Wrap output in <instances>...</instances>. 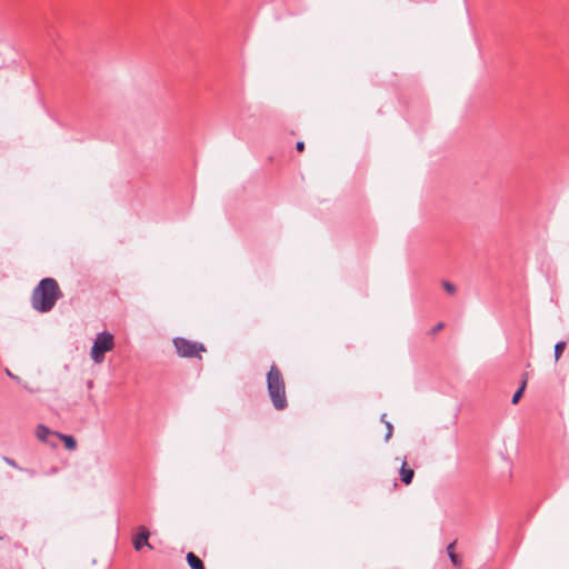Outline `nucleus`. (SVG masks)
Segmentation results:
<instances>
[{"label": "nucleus", "instance_id": "obj_12", "mask_svg": "<svg viewBox=\"0 0 569 569\" xmlns=\"http://www.w3.org/2000/svg\"><path fill=\"white\" fill-rule=\"evenodd\" d=\"M565 348H566V342L565 341H559V342L556 343V346H555V359H556V361L559 360V358H560L561 353L563 352Z\"/></svg>", "mask_w": 569, "mask_h": 569}, {"label": "nucleus", "instance_id": "obj_3", "mask_svg": "<svg viewBox=\"0 0 569 569\" xmlns=\"http://www.w3.org/2000/svg\"><path fill=\"white\" fill-rule=\"evenodd\" d=\"M113 347V335L107 331L99 332L93 341L90 356L96 363H101L104 360V353L111 351Z\"/></svg>", "mask_w": 569, "mask_h": 569}, {"label": "nucleus", "instance_id": "obj_13", "mask_svg": "<svg viewBox=\"0 0 569 569\" xmlns=\"http://www.w3.org/2000/svg\"><path fill=\"white\" fill-rule=\"evenodd\" d=\"M442 287L443 289L450 293V295H453L456 292V287L453 283L449 282V281H443L442 282Z\"/></svg>", "mask_w": 569, "mask_h": 569}, {"label": "nucleus", "instance_id": "obj_14", "mask_svg": "<svg viewBox=\"0 0 569 569\" xmlns=\"http://www.w3.org/2000/svg\"><path fill=\"white\" fill-rule=\"evenodd\" d=\"M386 427H387V433H386L385 439H386V441H388L391 438V436H392L393 426H392L391 422L386 421Z\"/></svg>", "mask_w": 569, "mask_h": 569}, {"label": "nucleus", "instance_id": "obj_19", "mask_svg": "<svg viewBox=\"0 0 569 569\" xmlns=\"http://www.w3.org/2000/svg\"><path fill=\"white\" fill-rule=\"evenodd\" d=\"M381 421L386 423V421H387V420H386V413H383V415L381 416Z\"/></svg>", "mask_w": 569, "mask_h": 569}, {"label": "nucleus", "instance_id": "obj_15", "mask_svg": "<svg viewBox=\"0 0 569 569\" xmlns=\"http://www.w3.org/2000/svg\"><path fill=\"white\" fill-rule=\"evenodd\" d=\"M3 461H4L8 466H10V467L19 469V467H18L17 462H16L13 459L9 458V457H3ZM20 470H22V469L20 468Z\"/></svg>", "mask_w": 569, "mask_h": 569}, {"label": "nucleus", "instance_id": "obj_18", "mask_svg": "<svg viewBox=\"0 0 569 569\" xmlns=\"http://www.w3.org/2000/svg\"><path fill=\"white\" fill-rule=\"evenodd\" d=\"M443 323L442 322H439L436 325V327L432 329V333H437L438 331H440L442 328H443Z\"/></svg>", "mask_w": 569, "mask_h": 569}, {"label": "nucleus", "instance_id": "obj_2", "mask_svg": "<svg viewBox=\"0 0 569 569\" xmlns=\"http://www.w3.org/2000/svg\"><path fill=\"white\" fill-rule=\"evenodd\" d=\"M267 389L274 409L283 410L288 407L284 379L280 369L274 363L267 373Z\"/></svg>", "mask_w": 569, "mask_h": 569}, {"label": "nucleus", "instance_id": "obj_1", "mask_svg": "<svg viewBox=\"0 0 569 569\" xmlns=\"http://www.w3.org/2000/svg\"><path fill=\"white\" fill-rule=\"evenodd\" d=\"M61 297L62 292L57 280L43 278L32 291L31 306L34 310L46 313L53 309Z\"/></svg>", "mask_w": 569, "mask_h": 569}, {"label": "nucleus", "instance_id": "obj_7", "mask_svg": "<svg viewBox=\"0 0 569 569\" xmlns=\"http://www.w3.org/2000/svg\"><path fill=\"white\" fill-rule=\"evenodd\" d=\"M186 559L191 569H206L202 560L193 552H188Z\"/></svg>", "mask_w": 569, "mask_h": 569}, {"label": "nucleus", "instance_id": "obj_8", "mask_svg": "<svg viewBox=\"0 0 569 569\" xmlns=\"http://www.w3.org/2000/svg\"><path fill=\"white\" fill-rule=\"evenodd\" d=\"M455 546H456V542H451L448 547H447V553L452 562L453 566L456 567H460L462 561L461 559L459 558V556L455 552Z\"/></svg>", "mask_w": 569, "mask_h": 569}, {"label": "nucleus", "instance_id": "obj_20", "mask_svg": "<svg viewBox=\"0 0 569 569\" xmlns=\"http://www.w3.org/2000/svg\"><path fill=\"white\" fill-rule=\"evenodd\" d=\"M92 386H93V382H92V380H90V381L88 382V387H89V388H91Z\"/></svg>", "mask_w": 569, "mask_h": 569}, {"label": "nucleus", "instance_id": "obj_10", "mask_svg": "<svg viewBox=\"0 0 569 569\" xmlns=\"http://www.w3.org/2000/svg\"><path fill=\"white\" fill-rule=\"evenodd\" d=\"M57 435L62 439L67 449L74 450L77 448V441L72 436L63 435V433H57Z\"/></svg>", "mask_w": 569, "mask_h": 569}, {"label": "nucleus", "instance_id": "obj_11", "mask_svg": "<svg viewBox=\"0 0 569 569\" xmlns=\"http://www.w3.org/2000/svg\"><path fill=\"white\" fill-rule=\"evenodd\" d=\"M526 385H527V378L525 377L522 382H521V386L519 387V389L515 392V395L512 396V399H511V402L512 405H516L519 402L520 398L522 397L523 395V391H525V388H526Z\"/></svg>", "mask_w": 569, "mask_h": 569}, {"label": "nucleus", "instance_id": "obj_16", "mask_svg": "<svg viewBox=\"0 0 569 569\" xmlns=\"http://www.w3.org/2000/svg\"><path fill=\"white\" fill-rule=\"evenodd\" d=\"M6 375L18 382L20 381V378L13 375L9 369H6Z\"/></svg>", "mask_w": 569, "mask_h": 569}, {"label": "nucleus", "instance_id": "obj_9", "mask_svg": "<svg viewBox=\"0 0 569 569\" xmlns=\"http://www.w3.org/2000/svg\"><path fill=\"white\" fill-rule=\"evenodd\" d=\"M36 435L39 440L47 441L48 437L51 435V431L44 425H39L36 429Z\"/></svg>", "mask_w": 569, "mask_h": 569}, {"label": "nucleus", "instance_id": "obj_17", "mask_svg": "<svg viewBox=\"0 0 569 569\" xmlns=\"http://www.w3.org/2000/svg\"><path fill=\"white\" fill-rule=\"evenodd\" d=\"M296 149H297L298 151H300V152H301V151H303V150H305V142H303V141H298V142L296 143Z\"/></svg>", "mask_w": 569, "mask_h": 569}, {"label": "nucleus", "instance_id": "obj_5", "mask_svg": "<svg viewBox=\"0 0 569 569\" xmlns=\"http://www.w3.org/2000/svg\"><path fill=\"white\" fill-rule=\"evenodd\" d=\"M149 531L146 527H141L139 532L133 538V547L137 551L141 550L143 546L152 548V546L148 542Z\"/></svg>", "mask_w": 569, "mask_h": 569}, {"label": "nucleus", "instance_id": "obj_4", "mask_svg": "<svg viewBox=\"0 0 569 569\" xmlns=\"http://www.w3.org/2000/svg\"><path fill=\"white\" fill-rule=\"evenodd\" d=\"M173 346L181 358H200V353L207 351L203 343L182 337H176L173 339Z\"/></svg>", "mask_w": 569, "mask_h": 569}, {"label": "nucleus", "instance_id": "obj_6", "mask_svg": "<svg viewBox=\"0 0 569 569\" xmlns=\"http://www.w3.org/2000/svg\"><path fill=\"white\" fill-rule=\"evenodd\" d=\"M413 476H415V471L411 468H409L408 465H407V461L403 460L402 465H401V468H400L401 481L405 485H410L412 482Z\"/></svg>", "mask_w": 569, "mask_h": 569}]
</instances>
